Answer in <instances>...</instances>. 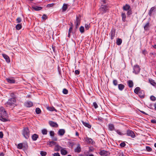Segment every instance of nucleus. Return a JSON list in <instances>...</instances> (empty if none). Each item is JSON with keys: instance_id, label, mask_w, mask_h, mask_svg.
Masks as SVG:
<instances>
[{"instance_id": "1", "label": "nucleus", "mask_w": 156, "mask_h": 156, "mask_svg": "<svg viewBox=\"0 0 156 156\" xmlns=\"http://www.w3.org/2000/svg\"><path fill=\"white\" fill-rule=\"evenodd\" d=\"M22 135L26 139H28L30 136V132L28 127H24L22 131Z\"/></svg>"}, {"instance_id": "2", "label": "nucleus", "mask_w": 156, "mask_h": 156, "mask_svg": "<svg viewBox=\"0 0 156 156\" xmlns=\"http://www.w3.org/2000/svg\"><path fill=\"white\" fill-rule=\"evenodd\" d=\"M16 102V100L15 98H11L8 100V101L6 103L5 105L7 106H14Z\"/></svg>"}, {"instance_id": "3", "label": "nucleus", "mask_w": 156, "mask_h": 156, "mask_svg": "<svg viewBox=\"0 0 156 156\" xmlns=\"http://www.w3.org/2000/svg\"><path fill=\"white\" fill-rule=\"evenodd\" d=\"M108 9V6L105 5H101V7L99 8V10L101 14H104L106 12Z\"/></svg>"}, {"instance_id": "4", "label": "nucleus", "mask_w": 156, "mask_h": 156, "mask_svg": "<svg viewBox=\"0 0 156 156\" xmlns=\"http://www.w3.org/2000/svg\"><path fill=\"white\" fill-rule=\"evenodd\" d=\"M28 147V145L27 142L23 143H20V149H23V151L26 150Z\"/></svg>"}, {"instance_id": "5", "label": "nucleus", "mask_w": 156, "mask_h": 156, "mask_svg": "<svg viewBox=\"0 0 156 156\" xmlns=\"http://www.w3.org/2000/svg\"><path fill=\"white\" fill-rule=\"evenodd\" d=\"M0 114L1 116L3 117H7V114L6 113V111L2 107L0 108Z\"/></svg>"}, {"instance_id": "6", "label": "nucleus", "mask_w": 156, "mask_h": 156, "mask_svg": "<svg viewBox=\"0 0 156 156\" xmlns=\"http://www.w3.org/2000/svg\"><path fill=\"white\" fill-rule=\"evenodd\" d=\"M80 20L79 17H76L75 22V30H77L80 24Z\"/></svg>"}, {"instance_id": "7", "label": "nucleus", "mask_w": 156, "mask_h": 156, "mask_svg": "<svg viewBox=\"0 0 156 156\" xmlns=\"http://www.w3.org/2000/svg\"><path fill=\"white\" fill-rule=\"evenodd\" d=\"M140 69L138 65L134 66L133 67V72L135 74H138L140 71Z\"/></svg>"}, {"instance_id": "8", "label": "nucleus", "mask_w": 156, "mask_h": 156, "mask_svg": "<svg viewBox=\"0 0 156 156\" xmlns=\"http://www.w3.org/2000/svg\"><path fill=\"white\" fill-rule=\"evenodd\" d=\"M127 135L131 136L132 138H134L135 137V135L133 132L131 130H128L127 131Z\"/></svg>"}, {"instance_id": "9", "label": "nucleus", "mask_w": 156, "mask_h": 156, "mask_svg": "<svg viewBox=\"0 0 156 156\" xmlns=\"http://www.w3.org/2000/svg\"><path fill=\"white\" fill-rule=\"evenodd\" d=\"M33 103L30 101H27L24 103V105L25 107L27 108H30L33 105Z\"/></svg>"}, {"instance_id": "10", "label": "nucleus", "mask_w": 156, "mask_h": 156, "mask_svg": "<svg viewBox=\"0 0 156 156\" xmlns=\"http://www.w3.org/2000/svg\"><path fill=\"white\" fill-rule=\"evenodd\" d=\"M65 133V130L63 129H59L58 132V134L60 136H63Z\"/></svg>"}, {"instance_id": "11", "label": "nucleus", "mask_w": 156, "mask_h": 156, "mask_svg": "<svg viewBox=\"0 0 156 156\" xmlns=\"http://www.w3.org/2000/svg\"><path fill=\"white\" fill-rule=\"evenodd\" d=\"M84 140L87 143L93 144V141L92 139L90 138L87 137L84 138Z\"/></svg>"}, {"instance_id": "12", "label": "nucleus", "mask_w": 156, "mask_h": 156, "mask_svg": "<svg viewBox=\"0 0 156 156\" xmlns=\"http://www.w3.org/2000/svg\"><path fill=\"white\" fill-rule=\"evenodd\" d=\"M49 123L50 125L52 127H57L58 126V124L56 122L52 121H49Z\"/></svg>"}, {"instance_id": "13", "label": "nucleus", "mask_w": 156, "mask_h": 156, "mask_svg": "<svg viewBox=\"0 0 156 156\" xmlns=\"http://www.w3.org/2000/svg\"><path fill=\"white\" fill-rule=\"evenodd\" d=\"M75 152L78 153H80L81 151V148L80 145L78 144L77 145V147L75 148L74 150Z\"/></svg>"}, {"instance_id": "14", "label": "nucleus", "mask_w": 156, "mask_h": 156, "mask_svg": "<svg viewBox=\"0 0 156 156\" xmlns=\"http://www.w3.org/2000/svg\"><path fill=\"white\" fill-rule=\"evenodd\" d=\"M115 30L114 29H112L110 33L111 38L112 39H113L115 35Z\"/></svg>"}, {"instance_id": "15", "label": "nucleus", "mask_w": 156, "mask_h": 156, "mask_svg": "<svg viewBox=\"0 0 156 156\" xmlns=\"http://www.w3.org/2000/svg\"><path fill=\"white\" fill-rule=\"evenodd\" d=\"M61 153L62 154L65 155L67 154V152L66 148H62L60 150Z\"/></svg>"}, {"instance_id": "16", "label": "nucleus", "mask_w": 156, "mask_h": 156, "mask_svg": "<svg viewBox=\"0 0 156 156\" xmlns=\"http://www.w3.org/2000/svg\"><path fill=\"white\" fill-rule=\"evenodd\" d=\"M32 9L35 11H39L42 9V7L40 6H38L36 5H33L32 6Z\"/></svg>"}, {"instance_id": "17", "label": "nucleus", "mask_w": 156, "mask_h": 156, "mask_svg": "<svg viewBox=\"0 0 156 156\" xmlns=\"http://www.w3.org/2000/svg\"><path fill=\"white\" fill-rule=\"evenodd\" d=\"M55 151H58L60 150H61L62 148L59 145H58V143H57V144L55 145Z\"/></svg>"}, {"instance_id": "18", "label": "nucleus", "mask_w": 156, "mask_h": 156, "mask_svg": "<svg viewBox=\"0 0 156 156\" xmlns=\"http://www.w3.org/2000/svg\"><path fill=\"white\" fill-rule=\"evenodd\" d=\"M108 152L104 150L101 151L100 153L101 155L107 156L108 155Z\"/></svg>"}, {"instance_id": "19", "label": "nucleus", "mask_w": 156, "mask_h": 156, "mask_svg": "<svg viewBox=\"0 0 156 156\" xmlns=\"http://www.w3.org/2000/svg\"><path fill=\"white\" fill-rule=\"evenodd\" d=\"M2 55L4 58L5 59L6 61L7 62H10V60L9 57L7 55L5 54H2Z\"/></svg>"}, {"instance_id": "20", "label": "nucleus", "mask_w": 156, "mask_h": 156, "mask_svg": "<svg viewBox=\"0 0 156 156\" xmlns=\"http://www.w3.org/2000/svg\"><path fill=\"white\" fill-rule=\"evenodd\" d=\"M38 138V135L36 134H33L32 136V138L33 140L36 141Z\"/></svg>"}, {"instance_id": "21", "label": "nucleus", "mask_w": 156, "mask_h": 156, "mask_svg": "<svg viewBox=\"0 0 156 156\" xmlns=\"http://www.w3.org/2000/svg\"><path fill=\"white\" fill-rule=\"evenodd\" d=\"M137 94L141 98H143L144 97V94L143 91H140Z\"/></svg>"}, {"instance_id": "22", "label": "nucleus", "mask_w": 156, "mask_h": 156, "mask_svg": "<svg viewBox=\"0 0 156 156\" xmlns=\"http://www.w3.org/2000/svg\"><path fill=\"white\" fill-rule=\"evenodd\" d=\"M83 124L86 127H87L89 128L91 127V126L88 122H84L83 121H82Z\"/></svg>"}, {"instance_id": "23", "label": "nucleus", "mask_w": 156, "mask_h": 156, "mask_svg": "<svg viewBox=\"0 0 156 156\" xmlns=\"http://www.w3.org/2000/svg\"><path fill=\"white\" fill-rule=\"evenodd\" d=\"M150 27V24L149 22H147L144 27V29L145 30H149Z\"/></svg>"}, {"instance_id": "24", "label": "nucleus", "mask_w": 156, "mask_h": 156, "mask_svg": "<svg viewBox=\"0 0 156 156\" xmlns=\"http://www.w3.org/2000/svg\"><path fill=\"white\" fill-rule=\"evenodd\" d=\"M130 6L127 4H126L123 7V9L124 10L126 11H127L130 9Z\"/></svg>"}, {"instance_id": "25", "label": "nucleus", "mask_w": 156, "mask_h": 156, "mask_svg": "<svg viewBox=\"0 0 156 156\" xmlns=\"http://www.w3.org/2000/svg\"><path fill=\"white\" fill-rule=\"evenodd\" d=\"M118 87L119 89L121 91H122L124 89L125 86L123 84H120L118 85Z\"/></svg>"}, {"instance_id": "26", "label": "nucleus", "mask_w": 156, "mask_h": 156, "mask_svg": "<svg viewBox=\"0 0 156 156\" xmlns=\"http://www.w3.org/2000/svg\"><path fill=\"white\" fill-rule=\"evenodd\" d=\"M57 143L56 142L51 141L49 142L48 144L50 147H52L53 146H55V145L57 144Z\"/></svg>"}, {"instance_id": "27", "label": "nucleus", "mask_w": 156, "mask_h": 156, "mask_svg": "<svg viewBox=\"0 0 156 156\" xmlns=\"http://www.w3.org/2000/svg\"><path fill=\"white\" fill-rule=\"evenodd\" d=\"M128 84L129 87L131 88L132 87L133 85V83L131 80H129L128 81Z\"/></svg>"}, {"instance_id": "28", "label": "nucleus", "mask_w": 156, "mask_h": 156, "mask_svg": "<svg viewBox=\"0 0 156 156\" xmlns=\"http://www.w3.org/2000/svg\"><path fill=\"white\" fill-rule=\"evenodd\" d=\"M47 109L51 111H56V110L53 107H50L49 106L47 107Z\"/></svg>"}, {"instance_id": "29", "label": "nucleus", "mask_w": 156, "mask_h": 156, "mask_svg": "<svg viewBox=\"0 0 156 156\" xmlns=\"http://www.w3.org/2000/svg\"><path fill=\"white\" fill-rule=\"evenodd\" d=\"M7 117L1 116L0 117V120L4 122L7 121L8 120L7 119Z\"/></svg>"}, {"instance_id": "30", "label": "nucleus", "mask_w": 156, "mask_h": 156, "mask_svg": "<svg viewBox=\"0 0 156 156\" xmlns=\"http://www.w3.org/2000/svg\"><path fill=\"white\" fill-rule=\"evenodd\" d=\"M140 88L139 87H136L134 90V92L135 93L137 94L139 93L140 92Z\"/></svg>"}, {"instance_id": "31", "label": "nucleus", "mask_w": 156, "mask_h": 156, "mask_svg": "<svg viewBox=\"0 0 156 156\" xmlns=\"http://www.w3.org/2000/svg\"><path fill=\"white\" fill-rule=\"evenodd\" d=\"M6 80L8 83H13L15 82V80L11 78H7Z\"/></svg>"}, {"instance_id": "32", "label": "nucleus", "mask_w": 156, "mask_h": 156, "mask_svg": "<svg viewBox=\"0 0 156 156\" xmlns=\"http://www.w3.org/2000/svg\"><path fill=\"white\" fill-rule=\"evenodd\" d=\"M67 4H64L62 8V11L64 12L66 11L67 9Z\"/></svg>"}, {"instance_id": "33", "label": "nucleus", "mask_w": 156, "mask_h": 156, "mask_svg": "<svg viewBox=\"0 0 156 156\" xmlns=\"http://www.w3.org/2000/svg\"><path fill=\"white\" fill-rule=\"evenodd\" d=\"M122 40L121 39L118 38L116 41V44L118 45H120L122 43Z\"/></svg>"}, {"instance_id": "34", "label": "nucleus", "mask_w": 156, "mask_h": 156, "mask_svg": "<svg viewBox=\"0 0 156 156\" xmlns=\"http://www.w3.org/2000/svg\"><path fill=\"white\" fill-rule=\"evenodd\" d=\"M109 129L111 131L113 130L114 129V126L112 124H109L108 125Z\"/></svg>"}, {"instance_id": "35", "label": "nucleus", "mask_w": 156, "mask_h": 156, "mask_svg": "<svg viewBox=\"0 0 156 156\" xmlns=\"http://www.w3.org/2000/svg\"><path fill=\"white\" fill-rule=\"evenodd\" d=\"M121 16L122 17V20L123 22L126 21V15L125 13H122L121 14Z\"/></svg>"}, {"instance_id": "36", "label": "nucleus", "mask_w": 156, "mask_h": 156, "mask_svg": "<svg viewBox=\"0 0 156 156\" xmlns=\"http://www.w3.org/2000/svg\"><path fill=\"white\" fill-rule=\"evenodd\" d=\"M81 33H83L84 32V27L83 26H81L79 29Z\"/></svg>"}, {"instance_id": "37", "label": "nucleus", "mask_w": 156, "mask_h": 156, "mask_svg": "<svg viewBox=\"0 0 156 156\" xmlns=\"http://www.w3.org/2000/svg\"><path fill=\"white\" fill-rule=\"evenodd\" d=\"M155 9V7H153L152 8H151L150 9V11L149 12V15L151 16L153 11L154 10V9Z\"/></svg>"}, {"instance_id": "38", "label": "nucleus", "mask_w": 156, "mask_h": 156, "mask_svg": "<svg viewBox=\"0 0 156 156\" xmlns=\"http://www.w3.org/2000/svg\"><path fill=\"white\" fill-rule=\"evenodd\" d=\"M48 131L46 129H43L41 130V133L43 135H46L47 134Z\"/></svg>"}, {"instance_id": "39", "label": "nucleus", "mask_w": 156, "mask_h": 156, "mask_svg": "<svg viewBox=\"0 0 156 156\" xmlns=\"http://www.w3.org/2000/svg\"><path fill=\"white\" fill-rule=\"evenodd\" d=\"M149 81H150V82L151 84L153 86H156V83L155 82L154 80H150Z\"/></svg>"}, {"instance_id": "40", "label": "nucleus", "mask_w": 156, "mask_h": 156, "mask_svg": "<svg viewBox=\"0 0 156 156\" xmlns=\"http://www.w3.org/2000/svg\"><path fill=\"white\" fill-rule=\"evenodd\" d=\"M49 133L50 135L51 138H52V137H54L55 136V133L54 131H50L49 132Z\"/></svg>"}, {"instance_id": "41", "label": "nucleus", "mask_w": 156, "mask_h": 156, "mask_svg": "<svg viewBox=\"0 0 156 156\" xmlns=\"http://www.w3.org/2000/svg\"><path fill=\"white\" fill-rule=\"evenodd\" d=\"M36 112L37 114H39L41 112V110L39 108H37L36 109Z\"/></svg>"}, {"instance_id": "42", "label": "nucleus", "mask_w": 156, "mask_h": 156, "mask_svg": "<svg viewBox=\"0 0 156 156\" xmlns=\"http://www.w3.org/2000/svg\"><path fill=\"white\" fill-rule=\"evenodd\" d=\"M40 154L42 156H45L47 154V152L45 151H41Z\"/></svg>"}, {"instance_id": "43", "label": "nucleus", "mask_w": 156, "mask_h": 156, "mask_svg": "<svg viewBox=\"0 0 156 156\" xmlns=\"http://www.w3.org/2000/svg\"><path fill=\"white\" fill-rule=\"evenodd\" d=\"M146 149L148 151H151L152 150V149L150 147L146 146Z\"/></svg>"}, {"instance_id": "44", "label": "nucleus", "mask_w": 156, "mask_h": 156, "mask_svg": "<svg viewBox=\"0 0 156 156\" xmlns=\"http://www.w3.org/2000/svg\"><path fill=\"white\" fill-rule=\"evenodd\" d=\"M126 145V144L125 142H123L121 143L120 144V146L121 147H125Z\"/></svg>"}, {"instance_id": "45", "label": "nucleus", "mask_w": 156, "mask_h": 156, "mask_svg": "<svg viewBox=\"0 0 156 156\" xmlns=\"http://www.w3.org/2000/svg\"><path fill=\"white\" fill-rule=\"evenodd\" d=\"M150 99L152 101H154L156 100V98L154 96L152 95L150 97Z\"/></svg>"}, {"instance_id": "46", "label": "nucleus", "mask_w": 156, "mask_h": 156, "mask_svg": "<svg viewBox=\"0 0 156 156\" xmlns=\"http://www.w3.org/2000/svg\"><path fill=\"white\" fill-rule=\"evenodd\" d=\"M62 92L64 94H68V91L66 89L64 88Z\"/></svg>"}, {"instance_id": "47", "label": "nucleus", "mask_w": 156, "mask_h": 156, "mask_svg": "<svg viewBox=\"0 0 156 156\" xmlns=\"http://www.w3.org/2000/svg\"><path fill=\"white\" fill-rule=\"evenodd\" d=\"M93 106L94 107L95 109L97 108L98 107V105L97 103L95 102H94L93 103Z\"/></svg>"}, {"instance_id": "48", "label": "nucleus", "mask_w": 156, "mask_h": 156, "mask_svg": "<svg viewBox=\"0 0 156 156\" xmlns=\"http://www.w3.org/2000/svg\"><path fill=\"white\" fill-rule=\"evenodd\" d=\"M113 83L114 86H116L117 85L118 81L116 80H113Z\"/></svg>"}, {"instance_id": "49", "label": "nucleus", "mask_w": 156, "mask_h": 156, "mask_svg": "<svg viewBox=\"0 0 156 156\" xmlns=\"http://www.w3.org/2000/svg\"><path fill=\"white\" fill-rule=\"evenodd\" d=\"M85 28L86 29V30H88L90 27L89 24H85Z\"/></svg>"}, {"instance_id": "50", "label": "nucleus", "mask_w": 156, "mask_h": 156, "mask_svg": "<svg viewBox=\"0 0 156 156\" xmlns=\"http://www.w3.org/2000/svg\"><path fill=\"white\" fill-rule=\"evenodd\" d=\"M128 11H127V15H129L131 14H132V12L131 11V10L130 9L128 10H127Z\"/></svg>"}, {"instance_id": "51", "label": "nucleus", "mask_w": 156, "mask_h": 156, "mask_svg": "<svg viewBox=\"0 0 156 156\" xmlns=\"http://www.w3.org/2000/svg\"><path fill=\"white\" fill-rule=\"evenodd\" d=\"M42 18L44 20H45L47 19V16L46 15L44 14L42 17Z\"/></svg>"}, {"instance_id": "52", "label": "nucleus", "mask_w": 156, "mask_h": 156, "mask_svg": "<svg viewBox=\"0 0 156 156\" xmlns=\"http://www.w3.org/2000/svg\"><path fill=\"white\" fill-rule=\"evenodd\" d=\"M54 5V4L53 3H51V4H48L47 5V7H52Z\"/></svg>"}, {"instance_id": "53", "label": "nucleus", "mask_w": 156, "mask_h": 156, "mask_svg": "<svg viewBox=\"0 0 156 156\" xmlns=\"http://www.w3.org/2000/svg\"><path fill=\"white\" fill-rule=\"evenodd\" d=\"M53 156H60L59 154L58 153H55L53 154Z\"/></svg>"}, {"instance_id": "54", "label": "nucleus", "mask_w": 156, "mask_h": 156, "mask_svg": "<svg viewBox=\"0 0 156 156\" xmlns=\"http://www.w3.org/2000/svg\"><path fill=\"white\" fill-rule=\"evenodd\" d=\"M116 132L119 135H122V133L119 130H117L116 131Z\"/></svg>"}, {"instance_id": "55", "label": "nucleus", "mask_w": 156, "mask_h": 156, "mask_svg": "<svg viewBox=\"0 0 156 156\" xmlns=\"http://www.w3.org/2000/svg\"><path fill=\"white\" fill-rule=\"evenodd\" d=\"M16 28L17 30H20V24H18L16 26Z\"/></svg>"}, {"instance_id": "56", "label": "nucleus", "mask_w": 156, "mask_h": 156, "mask_svg": "<svg viewBox=\"0 0 156 156\" xmlns=\"http://www.w3.org/2000/svg\"><path fill=\"white\" fill-rule=\"evenodd\" d=\"M75 73L76 74L78 75L79 74L80 71L79 70H76L75 71Z\"/></svg>"}, {"instance_id": "57", "label": "nucleus", "mask_w": 156, "mask_h": 156, "mask_svg": "<svg viewBox=\"0 0 156 156\" xmlns=\"http://www.w3.org/2000/svg\"><path fill=\"white\" fill-rule=\"evenodd\" d=\"M69 145H70V146H71L72 147L73 145H74V143L73 142H69Z\"/></svg>"}, {"instance_id": "58", "label": "nucleus", "mask_w": 156, "mask_h": 156, "mask_svg": "<svg viewBox=\"0 0 156 156\" xmlns=\"http://www.w3.org/2000/svg\"><path fill=\"white\" fill-rule=\"evenodd\" d=\"M73 26H72L69 28V32L71 33L72 29H73Z\"/></svg>"}, {"instance_id": "59", "label": "nucleus", "mask_w": 156, "mask_h": 156, "mask_svg": "<svg viewBox=\"0 0 156 156\" xmlns=\"http://www.w3.org/2000/svg\"><path fill=\"white\" fill-rule=\"evenodd\" d=\"M151 122L152 123H156V120L154 119H152L151 120Z\"/></svg>"}, {"instance_id": "60", "label": "nucleus", "mask_w": 156, "mask_h": 156, "mask_svg": "<svg viewBox=\"0 0 156 156\" xmlns=\"http://www.w3.org/2000/svg\"><path fill=\"white\" fill-rule=\"evenodd\" d=\"M3 137V134L2 132H0V138H2Z\"/></svg>"}, {"instance_id": "61", "label": "nucleus", "mask_w": 156, "mask_h": 156, "mask_svg": "<svg viewBox=\"0 0 156 156\" xmlns=\"http://www.w3.org/2000/svg\"><path fill=\"white\" fill-rule=\"evenodd\" d=\"M52 139L54 141H57V138L54 137V136L52 137Z\"/></svg>"}, {"instance_id": "62", "label": "nucleus", "mask_w": 156, "mask_h": 156, "mask_svg": "<svg viewBox=\"0 0 156 156\" xmlns=\"http://www.w3.org/2000/svg\"><path fill=\"white\" fill-rule=\"evenodd\" d=\"M105 0H102L101 2L102 4H105Z\"/></svg>"}, {"instance_id": "63", "label": "nucleus", "mask_w": 156, "mask_h": 156, "mask_svg": "<svg viewBox=\"0 0 156 156\" xmlns=\"http://www.w3.org/2000/svg\"><path fill=\"white\" fill-rule=\"evenodd\" d=\"M70 32H68V34L67 36V37H70Z\"/></svg>"}, {"instance_id": "64", "label": "nucleus", "mask_w": 156, "mask_h": 156, "mask_svg": "<svg viewBox=\"0 0 156 156\" xmlns=\"http://www.w3.org/2000/svg\"><path fill=\"white\" fill-rule=\"evenodd\" d=\"M154 109L155 110H156V103L154 104Z\"/></svg>"}]
</instances>
